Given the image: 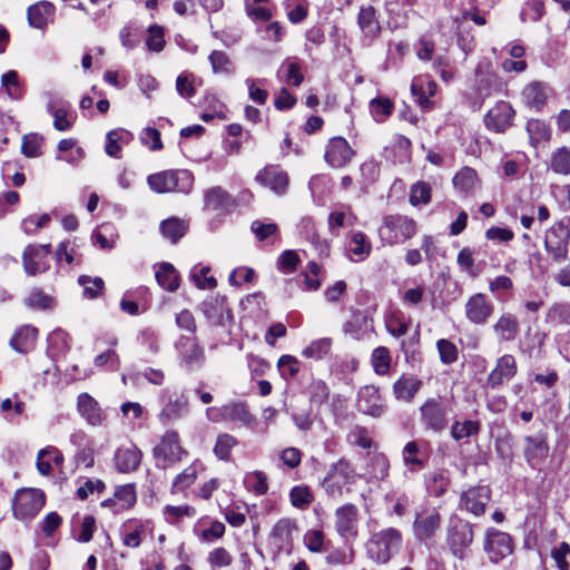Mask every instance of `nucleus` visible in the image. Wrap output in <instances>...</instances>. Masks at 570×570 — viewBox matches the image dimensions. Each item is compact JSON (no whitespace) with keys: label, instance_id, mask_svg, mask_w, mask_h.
Returning a JSON list of instances; mask_svg holds the SVG:
<instances>
[{"label":"nucleus","instance_id":"1","mask_svg":"<svg viewBox=\"0 0 570 570\" xmlns=\"http://www.w3.org/2000/svg\"><path fill=\"white\" fill-rule=\"evenodd\" d=\"M403 537L396 528H385L373 532L365 548L367 557L379 563L385 564L401 550Z\"/></svg>","mask_w":570,"mask_h":570},{"label":"nucleus","instance_id":"2","mask_svg":"<svg viewBox=\"0 0 570 570\" xmlns=\"http://www.w3.org/2000/svg\"><path fill=\"white\" fill-rule=\"evenodd\" d=\"M356 470L350 460L341 458L332 463L322 481V488L331 499L338 500L344 493L351 492V485L356 482Z\"/></svg>","mask_w":570,"mask_h":570},{"label":"nucleus","instance_id":"3","mask_svg":"<svg viewBox=\"0 0 570 570\" xmlns=\"http://www.w3.org/2000/svg\"><path fill=\"white\" fill-rule=\"evenodd\" d=\"M476 524L460 517H451L446 527L445 542L451 554L464 560L468 558L474 542V530Z\"/></svg>","mask_w":570,"mask_h":570},{"label":"nucleus","instance_id":"4","mask_svg":"<svg viewBox=\"0 0 570 570\" xmlns=\"http://www.w3.org/2000/svg\"><path fill=\"white\" fill-rule=\"evenodd\" d=\"M417 233L416 222L402 214H390L382 218L379 237L385 245H399L414 237Z\"/></svg>","mask_w":570,"mask_h":570},{"label":"nucleus","instance_id":"5","mask_svg":"<svg viewBox=\"0 0 570 570\" xmlns=\"http://www.w3.org/2000/svg\"><path fill=\"white\" fill-rule=\"evenodd\" d=\"M194 175L187 169H167L147 177L149 188L157 194H189L194 185Z\"/></svg>","mask_w":570,"mask_h":570},{"label":"nucleus","instance_id":"6","mask_svg":"<svg viewBox=\"0 0 570 570\" xmlns=\"http://www.w3.org/2000/svg\"><path fill=\"white\" fill-rule=\"evenodd\" d=\"M419 412L423 429L440 434L449 426L452 407L449 399L435 396L426 399Z\"/></svg>","mask_w":570,"mask_h":570},{"label":"nucleus","instance_id":"7","mask_svg":"<svg viewBox=\"0 0 570 570\" xmlns=\"http://www.w3.org/2000/svg\"><path fill=\"white\" fill-rule=\"evenodd\" d=\"M160 410L157 414L163 425L176 422L189 413L188 397L176 390L163 389L158 394Z\"/></svg>","mask_w":570,"mask_h":570},{"label":"nucleus","instance_id":"8","mask_svg":"<svg viewBox=\"0 0 570 570\" xmlns=\"http://www.w3.org/2000/svg\"><path fill=\"white\" fill-rule=\"evenodd\" d=\"M482 546L489 562L493 564H499L507 559L515 548L512 535L494 527L485 529Z\"/></svg>","mask_w":570,"mask_h":570},{"label":"nucleus","instance_id":"9","mask_svg":"<svg viewBox=\"0 0 570 570\" xmlns=\"http://www.w3.org/2000/svg\"><path fill=\"white\" fill-rule=\"evenodd\" d=\"M570 240V216H566L547 229L544 235V249L557 263L564 261L568 256Z\"/></svg>","mask_w":570,"mask_h":570},{"label":"nucleus","instance_id":"10","mask_svg":"<svg viewBox=\"0 0 570 570\" xmlns=\"http://www.w3.org/2000/svg\"><path fill=\"white\" fill-rule=\"evenodd\" d=\"M46 503L45 493L38 489H20L12 499L13 517L22 522L33 520Z\"/></svg>","mask_w":570,"mask_h":570},{"label":"nucleus","instance_id":"11","mask_svg":"<svg viewBox=\"0 0 570 570\" xmlns=\"http://www.w3.org/2000/svg\"><path fill=\"white\" fill-rule=\"evenodd\" d=\"M199 309L212 326L229 327L234 323L233 312L224 295L209 294L200 303Z\"/></svg>","mask_w":570,"mask_h":570},{"label":"nucleus","instance_id":"12","mask_svg":"<svg viewBox=\"0 0 570 570\" xmlns=\"http://www.w3.org/2000/svg\"><path fill=\"white\" fill-rule=\"evenodd\" d=\"M441 514L434 507L423 508L417 511L413 522L414 538L425 544L430 546L441 528Z\"/></svg>","mask_w":570,"mask_h":570},{"label":"nucleus","instance_id":"13","mask_svg":"<svg viewBox=\"0 0 570 570\" xmlns=\"http://www.w3.org/2000/svg\"><path fill=\"white\" fill-rule=\"evenodd\" d=\"M356 22L361 31L360 41L362 46L371 47L380 38L383 29L377 10L371 4L361 6Z\"/></svg>","mask_w":570,"mask_h":570},{"label":"nucleus","instance_id":"14","mask_svg":"<svg viewBox=\"0 0 570 570\" xmlns=\"http://www.w3.org/2000/svg\"><path fill=\"white\" fill-rule=\"evenodd\" d=\"M490 501L491 489L489 485L478 484L461 493L459 509L479 518L485 513Z\"/></svg>","mask_w":570,"mask_h":570},{"label":"nucleus","instance_id":"15","mask_svg":"<svg viewBox=\"0 0 570 570\" xmlns=\"http://www.w3.org/2000/svg\"><path fill=\"white\" fill-rule=\"evenodd\" d=\"M179 364L187 371L200 368L205 362L203 347L194 336H180L176 342Z\"/></svg>","mask_w":570,"mask_h":570},{"label":"nucleus","instance_id":"16","mask_svg":"<svg viewBox=\"0 0 570 570\" xmlns=\"http://www.w3.org/2000/svg\"><path fill=\"white\" fill-rule=\"evenodd\" d=\"M549 450L550 446L546 433L539 432L535 435L523 438V458L533 470H540L541 464L549 455Z\"/></svg>","mask_w":570,"mask_h":570},{"label":"nucleus","instance_id":"17","mask_svg":"<svg viewBox=\"0 0 570 570\" xmlns=\"http://www.w3.org/2000/svg\"><path fill=\"white\" fill-rule=\"evenodd\" d=\"M356 407L358 412L375 419L382 417L387 409L380 390L374 385H365L358 390Z\"/></svg>","mask_w":570,"mask_h":570},{"label":"nucleus","instance_id":"18","mask_svg":"<svg viewBox=\"0 0 570 570\" xmlns=\"http://www.w3.org/2000/svg\"><path fill=\"white\" fill-rule=\"evenodd\" d=\"M355 155L356 151L350 146L348 141L344 137L336 136L328 140L325 147L324 160L332 168H344Z\"/></svg>","mask_w":570,"mask_h":570},{"label":"nucleus","instance_id":"19","mask_svg":"<svg viewBox=\"0 0 570 570\" xmlns=\"http://www.w3.org/2000/svg\"><path fill=\"white\" fill-rule=\"evenodd\" d=\"M518 371L517 361L513 355L504 354L497 360L494 368L489 373L484 387L498 390L505 382L512 380Z\"/></svg>","mask_w":570,"mask_h":570},{"label":"nucleus","instance_id":"20","mask_svg":"<svg viewBox=\"0 0 570 570\" xmlns=\"http://www.w3.org/2000/svg\"><path fill=\"white\" fill-rule=\"evenodd\" d=\"M515 111L508 101H498L484 116V125L494 132H504L512 126Z\"/></svg>","mask_w":570,"mask_h":570},{"label":"nucleus","instance_id":"21","mask_svg":"<svg viewBox=\"0 0 570 570\" xmlns=\"http://www.w3.org/2000/svg\"><path fill=\"white\" fill-rule=\"evenodd\" d=\"M51 253V245H29L24 248L22 261L27 274L36 275L48 269V258Z\"/></svg>","mask_w":570,"mask_h":570},{"label":"nucleus","instance_id":"22","mask_svg":"<svg viewBox=\"0 0 570 570\" xmlns=\"http://www.w3.org/2000/svg\"><path fill=\"white\" fill-rule=\"evenodd\" d=\"M255 180L279 196L287 191L289 184L287 173L277 165L265 166L256 174Z\"/></svg>","mask_w":570,"mask_h":570},{"label":"nucleus","instance_id":"23","mask_svg":"<svg viewBox=\"0 0 570 570\" xmlns=\"http://www.w3.org/2000/svg\"><path fill=\"white\" fill-rule=\"evenodd\" d=\"M186 454L187 452L180 445L179 435L176 431H167L160 443L154 448V455L169 463L181 461Z\"/></svg>","mask_w":570,"mask_h":570},{"label":"nucleus","instance_id":"24","mask_svg":"<svg viewBox=\"0 0 570 570\" xmlns=\"http://www.w3.org/2000/svg\"><path fill=\"white\" fill-rule=\"evenodd\" d=\"M552 95V88L543 81H532L521 92L523 104L534 111H541Z\"/></svg>","mask_w":570,"mask_h":570},{"label":"nucleus","instance_id":"25","mask_svg":"<svg viewBox=\"0 0 570 570\" xmlns=\"http://www.w3.org/2000/svg\"><path fill=\"white\" fill-rule=\"evenodd\" d=\"M357 514L355 504L346 503L335 511V529L344 538H355L357 535Z\"/></svg>","mask_w":570,"mask_h":570},{"label":"nucleus","instance_id":"26","mask_svg":"<svg viewBox=\"0 0 570 570\" xmlns=\"http://www.w3.org/2000/svg\"><path fill=\"white\" fill-rule=\"evenodd\" d=\"M346 255L351 261L363 262L372 252V243L361 230H351L346 236Z\"/></svg>","mask_w":570,"mask_h":570},{"label":"nucleus","instance_id":"27","mask_svg":"<svg viewBox=\"0 0 570 570\" xmlns=\"http://www.w3.org/2000/svg\"><path fill=\"white\" fill-rule=\"evenodd\" d=\"M475 77V90L483 99L501 92L504 88L502 79L497 73L483 69L482 66H478Z\"/></svg>","mask_w":570,"mask_h":570},{"label":"nucleus","instance_id":"28","mask_svg":"<svg viewBox=\"0 0 570 570\" xmlns=\"http://www.w3.org/2000/svg\"><path fill=\"white\" fill-rule=\"evenodd\" d=\"M236 206L235 198L220 186L207 189L204 194V208L213 212L227 213Z\"/></svg>","mask_w":570,"mask_h":570},{"label":"nucleus","instance_id":"29","mask_svg":"<svg viewBox=\"0 0 570 570\" xmlns=\"http://www.w3.org/2000/svg\"><path fill=\"white\" fill-rule=\"evenodd\" d=\"M141 451L134 444L117 449L114 455L115 468L118 472L129 473L136 471L141 461Z\"/></svg>","mask_w":570,"mask_h":570},{"label":"nucleus","instance_id":"30","mask_svg":"<svg viewBox=\"0 0 570 570\" xmlns=\"http://www.w3.org/2000/svg\"><path fill=\"white\" fill-rule=\"evenodd\" d=\"M493 306L483 294H475L465 304V315L474 324H483L492 314Z\"/></svg>","mask_w":570,"mask_h":570},{"label":"nucleus","instance_id":"31","mask_svg":"<svg viewBox=\"0 0 570 570\" xmlns=\"http://www.w3.org/2000/svg\"><path fill=\"white\" fill-rule=\"evenodd\" d=\"M226 527L218 520L210 521L208 518L200 519L193 527V533L202 543H213L222 539L225 534Z\"/></svg>","mask_w":570,"mask_h":570},{"label":"nucleus","instance_id":"32","mask_svg":"<svg viewBox=\"0 0 570 570\" xmlns=\"http://www.w3.org/2000/svg\"><path fill=\"white\" fill-rule=\"evenodd\" d=\"M77 411L79 415L92 426L100 425L104 421V412L99 403L88 393L78 395Z\"/></svg>","mask_w":570,"mask_h":570},{"label":"nucleus","instance_id":"33","mask_svg":"<svg viewBox=\"0 0 570 570\" xmlns=\"http://www.w3.org/2000/svg\"><path fill=\"white\" fill-rule=\"evenodd\" d=\"M423 383L413 375L403 374L393 383V394L396 400L410 403L413 401Z\"/></svg>","mask_w":570,"mask_h":570},{"label":"nucleus","instance_id":"34","mask_svg":"<svg viewBox=\"0 0 570 570\" xmlns=\"http://www.w3.org/2000/svg\"><path fill=\"white\" fill-rule=\"evenodd\" d=\"M225 417L226 422H234L249 429L256 424L255 415L250 413L248 405L243 401L226 403Z\"/></svg>","mask_w":570,"mask_h":570},{"label":"nucleus","instance_id":"35","mask_svg":"<svg viewBox=\"0 0 570 570\" xmlns=\"http://www.w3.org/2000/svg\"><path fill=\"white\" fill-rule=\"evenodd\" d=\"M295 530V521L291 519H281L274 524L269 534V540L278 550H282L292 543L293 532Z\"/></svg>","mask_w":570,"mask_h":570},{"label":"nucleus","instance_id":"36","mask_svg":"<svg viewBox=\"0 0 570 570\" xmlns=\"http://www.w3.org/2000/svg\"><path fill=\"white\" fill-rule=\"evenodd\" d=\"M38 330L32 325L18 327L10 340V346L18 353L26 354L35 345Z\"/></svg>","mask_w":570,"mask_h":570},{"label":"nucleus","instance_id":"37","mask_svg":"<svg viewBox=\"0 0 570 570\" xmlns=\"http://www.w3.org/2000/svg\"><path fill=\"white\" fill-rule=\"evenodd\" d=\"M357 217L348 206H342L330 213L327 218L328 230L332 235L338 236L343 227H352L356 224Z\"/></svg>","mask_w":570,"mask_h":570},{"label":"nucleus","instance_id":"38","mask_svg":"<svg viewBox=\"0 0 570 570\" xmlns=\"http://www.w3.org/2000/svg\"><path fill=\"white\" fill-rule=\"evenodd\" d=\"M134 136L130 131L118 128L110 130L106 137L105 151L112 158H120L122 146H127L131 142Z\"/></svg>","mask_w":570,"mask_h":570},{"label":"nucleus","instance_id":"39","mask_svg":"<svg viewBox=\"0 0 570 570\" xmlns=\"http://www.w3.org/2000/svg\"><path fill=\"white\" fill-rule=\"evenodd\" d=\"M493 331L499 342H512L519 334L520 325L518 318L510 314H503L493 325Z\"/></svg>","mask_w":570,"mask_h":570},{"label":"nucleus","instance_id":"40","mask_svg":"<svg viewBox=\"0 0 570 570\" xmlns=\"http://www.w3.org/2000/svg\"><path fill=\"white\" fill-rule=\"evenodd\" d=\"M482 424L479 420H455L450 428L451 438L460 442L468 438L478 436L481 432Z\"/></svg>","mask_w":570,"mask_h":570},{"label":"nucleus","instance_id":"41","mask_svg":"<svg viewBox=\"0 0 570 570\" xmlns=\"http://www.w3.org/2000/svg\"><path fill=\"white\" fill-rule=\"evenodd\" d=\"M28 21L31 27L43 28L53 14V6L41 1L28 8Z\"/></svg>","mask_w":570,"mask_h":570},{"label":"nucleus","instance_id":"42","mask_svg":"<svg viewBox=\"0 0 570 570\" xmlns=\"http://www.w3.org/2000/svg\"><path fill=\"white\" fill-rule=\"evenodd\" d=\"M1 91L12 100H20L24 96V85L16 70H9L1 76Z\"/></svg>","mask_w":570,"mask_h":570},{"label":"nucleus","instance_id":"43","mask_svg":"<svg viewBox=\"0 0 570 570\" xmlns=\"http://www.w3.org/2000/svg\"><path fill=\"white\" fill-rule=\"evenodd\" d=\"M402 458L404 464L411 471L421 470L425 465L424 452L421 450L416 441H410L404 445L402 451Z\"/></svg>","mask_w":570,"mask_h":570},{"label":"nucleus","instance_id":"44","mask_svg":"<svg viewBox=\"0 0 570 570\" xmlns=\"http://www.w3.org/2000/svg\"><path fill=\"white\" fill-rule=\"evenodd\" d=\"M527 131L532 146L537 147L551 139V128L549 124L540 119H530L527 122Z\"/></svg>","mask_w":570,"mask_h":570},{"label":"nucleus","instance_id":"45","mask_svg":"<svg viewBox=\"0 0 570 570\" xmlns=\"http://www.w3.org/2000/svg\"><path fill=\"white\" fill-rule=\"evenodd\" d=\"M238 445V440L229 433H219L213 449L214 454L220 461L230 462L233 460L232 451Z\"/></svg>","mask_w":570,"mask_h":570},{"label":"nucleus","instance_id":"46","mask_svg":"<svg viewBox=\"0 0 570 570\" xmlns=\"http://www.w3.org/2000/svg\"><path fill=\"white\" fill-rule=\"evenodd\" d=\"M303 62L297 58H287L283 61L279 72H284L285 81L294 87H299L304 81L302 72Z\"/></svg>","mask_w":570,"mask_h":570},{"label":"nucleus","instance_id":"47","mask_svg":"<svg viewBox=\"0 0 570 570\" xmlns=\"http://www.w3.org/2000/svg\"><path fill=\"white\" fill-rule=\"evenodd\" d=\"M76 483L78 484L76 497L82 501L87 500L90 495L100 494L106 490V483L100 479L79 476Z\"/></svg>","mask_w":570,"mask_h":570},{"label":"nucleus","instance_id":"48","mask_svg":"<svg viewBox=\"0 0 570 570\" xmlns=\"http://www.w3.org/2000/svg\"><path fill=\"white\" fill-rule=\"evenodd\" d=\"M306 394L312 406L320 407L331 395L330 386L323 380H313L306 387Z\"/></svg>","mask_w":570,"mask_h":570},{"label":"nucleus","instance_id":"49","mask_svg":"<svg viewBox=\"0 0 570 570\" xmlns=\"http://www.w3.org/2000/svg\"><path fill=\"white\" fill-rule=\"evenodd\" d=\"M450 484L449 472L446 470H436L426 478V490L435 498L442 497Z\"/></svg>","mask_w":570,"mask_h":570},{"label":"nucleus","instance_id":"50","mask_svg":"<svg viewBox=\"0 0 570 570\" xmlns=\"http://www.w3.org/2000/svg\"><path fill=\"white\" fill-rule=\"evenodd\" d=\"M453 185L461 193H471L479 186L476 171L471 167H463L454 177Z\"/></svg>","mask_w":570,"mask_h":570},{"label":"nucleus","instance_id":"51","mask_svg":"<svg viewBox=\"0 0 570 570\" xmlns=\"http://www.w3.org/2000/svg\"><path fill=\"white\" fill-rule=\"evenodd\" d=\"M401 350L404 353L405 362L412 367L421 363L422 356L420 352L419 331H415L409 338L402 341Z\"/></svg>","mask_w":570,"mask_h":570},{"label":"nucleus","instance_id":"52","mask_svg":"<svg viewBox=\"0 0 570 570\" xmlns=\"http://www.w3.org/2000/svg\"><path fill=\"white\" fill-rule=\"evenodd\" d=\"M186 230L187 224L177 217L165 219L160 224V232L163 236L169 239L173 244L177 243L186 234Z\"/></svg>","mask_w":570,"mask_h":570},{"label":"nucleus","instance_id":"53","mask_svg":"<svg viewBox=\"0 0 570 570\" xmlns=\"http://www.w3.org/2000/svg\"><path fill=\"white\" fill-rule=\"evenodd\" d=\"M24 304L28 308L33 311H47L52 309L56 302L52 296L47 295L39 288H35L24 298Z\"/></svg>","mask_w":570,"mask_h":570},{"label":"nucleus","instance_id":"54","mask_svg":"<svg viewBox=\"0 0 570 570\" xmlns=\"http://www.w3.org/2000/svg\"><path fill=\"white\" fill-rule=\"evenodd\" d=\"M391 353L390 350L385 346H379L373 350L371 355V364L375 374L377 375H387L391 368Z\"/></svg>","mask_w":570,"mask_h":570},{"label":"nucleus","instance_id":"55","mask_svg":"<svg viewBox=\"0 0 570 570\" xmlns=\"http://www.w3.org/2000/svg\"><path fill=\"white\" fill-rule=\"evenodd\" d=\"M114 494L119 503V507L116 508L117 511L129 510L137 501L136 487L134 483L116 487Z\"/></svg>","mask_w":570,"mask_h":570},{"label":"nucleus","instance_id":"56","mask_svg":"<svg viewBox=\"0 0 570 570\" xmlns=\"http://www.w3.org/2000/svg\"><path fill=\"white\" fill-rule=\"evenodd\" d=\"M385 325L391 335L400 337L406 333L409 322L401 311L392 309L385 315Z\"/></svg>","mask_w":570,"mask_h":570},{"label":"nucleus","instance_id":"57","mask_svg":"<svg viewBox=\"0 0 570 570\" xmlns=\"http://www.w3.org/2000/svg\"><path fill=\"white\" fill-rule=\"evenodd\" d=\"M332 343V338L330 337L312 341L309 345L303 350L302 355L316 361L323 360L331 352Z\"/></svg>","mask_w":570,"mask_h":570},{"label":"nucleus","instance_id":"58","mask_svg":"<svg viewBox=\"0 0 570 570\" xmlns=\"http://www.w3.org/2000/svg\"><path fill=\"white\" fill-rule=\"evenodd\" d=\"M550 168L559 175H570V148L560 147L551 155Z\"/></svg>","mask_w":570,"mask_h":570},{"label":"nucleus","instance_id":"59","mask_svg":"<svg viewBox=\"0 0 570 570\" xmlns=\"http://www.w3.org/2000/svg\"><path fill=\"white\" fill-rule=\"evenodd\" d=\"M208 60L214 73L232 75L235 71L232 59L222 50H214L209 55Z\"/></svg>","mask_w":570,"mask_h":570},{"label":"nucleus","instance_id":"60","mask_svg":"<svg viewBox=\"0 0 570 570\" xmlns=\"http://www.w3.org/2000/svg\"><path fill=\"white\" fill-rule=\"evenodd\" d=\"M346 441L352 446H358L362 449H371L373 441L370 435V431L362 425H354L350 429Z\"/></svg>","mask_w":570,"mask_h":570},{"label":"nucleus","instance_id":"61","mask_svg":"<svg viewBox=\"0 0 570 570\" xmlns=\"http://www.w3.org/2000/svg\"><path fill=\"white\" fill-rule=\"evenodd\" d=\"M313 500L314 495L307 485H295L289 491L291 504L296 509H307Z\"/></svg>","mask_w":570,"mask_h":570},{"label":"nucleus","instance_id":"62","mask_svg":"<svg viewBox=\"0 0 570 570\" xmlns=\"http://www.w3.org/2000/svg\"><path fill=\"white\" fill-rule=\"evenodd\" d=\"M48 111L53 117V126L57 130L63 131L67 130L70 126L68 120V110L61 105L58 99H51L48 102L47 107Z\"/></svg>","mask_w":570,"mask_h":570},{"label":"nucleus","instance_id":"63","mask_svg":"<svg viewBox=\"0 0 570 570\" xmlns=\"http://www.w3.org/2000/svg\"><path fill=\"white\" fill-rule=\"evenodd\" d=\"M546 322L553 326L570 324V304L557 303L552 305L546 315Z\"/></svg>","mask_w":570,"mask_h":570},{"label":"nucleus","instance_id":"64","mask_svg":"<svg viewBox=\"0 0 570 570\" xmlns=\"http://www.w3.org/2000/svg\"><path fill=\"white\" fill-rule=\"evenodd\" d=\"M305 547L314 553H322L327 550V541L322 530H307L303 538Z\"/></svg>","mask_w":570,"mask_h":570}]
</instances>
